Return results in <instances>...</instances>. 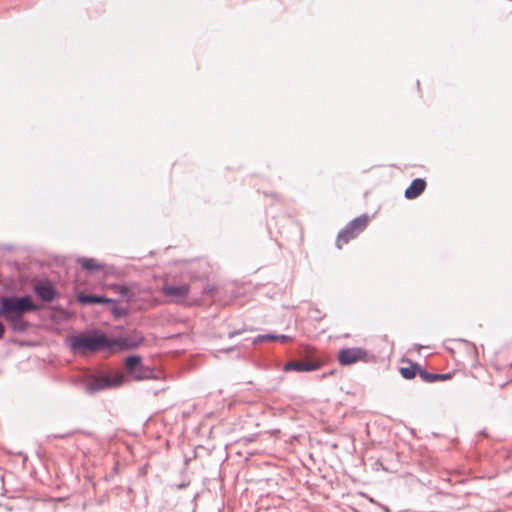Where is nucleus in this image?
<instances>
[{
	"mask_svg": "<svg viewBox=\"0 0 512 512\" xmlns=\"http://www.w3.org/2000/svg\"><path fill=\"white\" fill-rule=\"evenodd\" d=\"M35 293L43 300V301H51L54 299L55 291L52 284L48 281H41L35 285Z\"/></svg>",
	"mask_w": 512,
	"mask_h": 512,
	"instance_id": "obj_9",
	"label": "nucleus"
},
{
	"mask_svg": "<svg viewBox=\"0 0 512 512\" xmlns=\"http://www.w3.org/2000/svg\"><path fill=\"white\" fill-rule=\"evenodd\" d=\"M369 223L367 215H361L353 219L344 229H342L337 237L336 246L341 249L344 245L349 243L352 239L356 238L363 232Z\"/></svg>",
	"mask_w": 512,
	"mask_h": 512,
	"instance_id": "obj_3",
	"label": "nucleus"
},
{
	"mask_svg": "<svg viewBox=\"0 0 512 512\" xmlns=\"http://www.w3.org/2000/svg\"><path fill=\"white\" fill-rule=\"evenodd\" d=\"M0 316L4 317L3 306L0 304Z\"/></svg>",
	"mask_w": 512,
	"mask_h": 512,
	"instance_id": "obj_18",
	"label": "nucleus"
},
{
	"mask_svg": "<svg viewBox=\"0 0 512 512\" xmlns=\"http://www.w3.org/2000/svg\"><path fill=\"white\" fill-rule=\"evenodd\" d=\"M78 301L83 304H102V303H109L111 302L110 299L97 296V295H86V294H80L77 297Z\"/></svg>",
	"mask_w": 512,
	"mask_h": 512,
	"instance_id": "obj_11",
	"label": "nucleus"
},
{
	"mask_svg": "<svg viewBox=\"0 0 512 512\" xmlns=\"http://www.w3.org/2000/svg\"><path fill=\"white\" fill-rule=\"evenodd\" d=\"M323 366V361L315 358L307 361H291L285 364L284 370L290 371H300V372H308L318 370Z\"/></svg>",
	"mask_w": 512,
	"mask_h": 512,
	"instance_id": "obj_7",
	"label": "nucleus"
},
{
	"mask_svg": "<svg viewBox=\"0 0 512 512\" xmlns=\"http://www.w3.org/2000/svg\"><path fill=\"white\" fill-rule=\"evenodd\" d=\"M260 340H269V341H272V340H277V339H281L282 341H287L289 339L288 336H281V337H276V336H272V335H265V336H262L259 338Z\"/></svg>",
	"mask_w": 512,
	"mask_h": 512,
	"instance_id": "obj_16",
	"label": "nucleus"
},
{
	"mask_svg": "<svg viewBox=\"0 0 512 512\" xmlns=\"http://www.w3.org/2000/svg\"><path fill=\"white\" fill-rule=\"evenodd\" d=\"M189 286L183 285H165L162 288L163 294L168 297L171 301L176 303L184 302L189 295Z\"/></svg>",
	"mask_w": 512,
	"mask_h": 512,
	"instance_id": "obj_6",
	"label": "nucleus"
},
{
	"mask_svg": "<svg viewBox=\"0 0 512 512\" xmlns=\"http://www.w3.org/2000/svg\"><path fill=\"white\" fill-rule=\"evenodd\" d=\"M123 382L124 375L122 372H115L113 374H101L90 379L88 382V389L91 392H96L111 387H117Z\"/></svg>",
	"mask_w": 512,
	"mask_h": 512,
	"instance_id": "obj_5",
	"label": "nucleus"
},
{
	"mask_svg": "<svg viewBox=\"0 0 512 512\" xmlns=\"http://www.w3.org/2000/svg\"><path fill=\"white\" fill-rule=\"evenodd\" d=\"M0 304L3 306L4 318L14 329L18 328V324L25 313L38 309L28 296L20 298L2 297Z\"/></svg>",
	"mask_w": 512,
	"mask_h": 512,
	"instance_id": "obj_2",
	"label": "nucleus"
},
{
	"mask_svg": "<svg viewBox=\"0 0 512 512\" xmlns=\"http://www.w3.org/2000/svg\"><path fill=\"white\" fill-rule=\"evenodd\" d=\"M419 375L425 382H429V383L436 382V381H446V380H450L453 377V373L432 374L425 370H420Z\"/></svg>",
	"mask_w": 512,
	"mask_h": 512,
	"instance_id": "obj_10",
	"label": "nucleus"
},
{
	"mask_svg": "<svg viewBox=\"0 0 512 512\" xmlns=\"http://www.w3.org/2000/svg\"><path fill=\"white\" fill-rule=\"evenodd\" d=\"M132 378L136 381L151 379L153 378V371L149 367H146L142 364L137 368Z\"/></svg>",
	"mask_w": 512,
	"mask_h": 512,
	"instance_id": "obj_13",
	"label": "nucleus"
},
{
	"mask_svg": "<svg viewBox=\"0 0 512 512\" xmlns=\"http://www.w3.org/2000/svg\"><path fill=\"white\" fill-rule=\"evenodd\" d=\"M426 181L421 178L414 179L412 183L405 190V197L409 200L419 197L426 188Z\"/></svg>",
	"mask_w": 512,
	"mask_h": 512,
	"instance_id": "obj_8",
	"label": "nucleus"
},
{
	"mask_svg": "<svg viewBox=\"0 0 512 512\" xmlns=\"http://www.w3.org/2000/svg\"><path fill=\"white\" fill-rule=\"evenodd\" d=\"M420 370L417 364L409 363L408 366L400 368V373L406 379H413Z\"/></svg>",
	"mask_w": 512,
	"mask_h": 512,
	"instance_id": "obj_14",
	"label": "nucleus"
},
{
	"mask_svg": "<svg viewBox=\"0 0 512 512\" xmlns=\"http://www.w3.org/2000/svg\"><path fill=\"white\" fill-rule=\"evenodd\" d=\"M139 340H130L128 338L110 339L103 333H89L71 336L68 339L70 348L77 353L88 354L100 350L115 351L126 350L137 347L141 342Z\"/></svg>",
	"mask_w": 512,
	"mask_h": 512,
	"instance_id": "obj_1",
	"label": "nucleus"
},
{
	"mask_svg": "<svg viewBox=\"0 0 512 512\" xmlns=\"http://www.w3.org/2000/svg\"><path fill=\"white\" fill-rule=\"evenodd\" d=\"M5 328L4 325L0 322V339L4 336Z\"/></svg>",
	"mask_w": 512,
	"mask_h": 512,
	"instance_id": "obj_17",
	"label": "nucleus"
},
{
	"mask_svg": "<svg viewBox=\"0 0 512 512\" xmlns=\"http://www.w3.org/2000/svg\"><path fill=\"white\" fill-rule=\"evenodd\" d=\"M81 266L87 270H98L101 268V265L92 258H83L79 260Z\"/></svg>",
	"mask_w": 512,
	"mask_h": 512,
	"instance_id": "obj_15",
	"label": "nucleus"
},
{
	"mask_svg": "<svg viewBox=\"0 0 512 512\" xmlns=\"http://www.w3.org/2000/svg\"><path fill=\"white\" fill-rule=\"evenodd\" d=\"M337 359L341 365L348 366L357 362L368 363L374 360V357L364 348L351 347L341 349L338 352Z\"/></svg>",
	"mask_w": 512,
	"mask_h": 512,
	"instance_id": "obj_4",
	"label": "nucleus"
},
{
	"mask_svg": "<svg viewBox=\"0 0 512 512\" xmlns=\"http://www.w3.org/2000/svg\"><path fill=\"white\" fill-rule=\"evenodd\" d=\"M142 365V359L140 356H129L125 360V367L127 372L132 377L134 376L138 367Z\"/></svg>",
	"mask_w": 512,
	"mask_h": 512,
	"instance_id": "obj_12",
	"label": "nucleus"
}]
</instances>
